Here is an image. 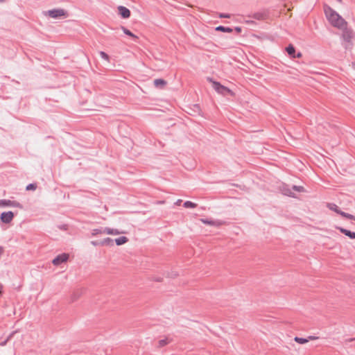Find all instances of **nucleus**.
<instances>
[{
    "instance_id": "11",
    "label": "nucleus",
    "mask_w": 355,
    "mask_h": 355,
    "mask_svg": "<svg viewBox=\"0 0 355 355\" xmlns=\"http://www.w3.org/2000/svg\"><path fill=\"white\" fill-rule=\"evenodd\" d=\"M167 84V82L162 78H157L154 80V85L157 87L162 89L164 88Z\"/></svg>"
},
{
    "instance_id": "10",
    "label": "nucleus",
    "mask_w": 355,
    "mask_h": 355,
    "mask_svg": "<svg viewBox=\"0 0 355 355\" xmlns=\"http://www.w3.org/2000/svg\"><path fill=\"white\" fill-rule=\"evenodd\" d=\"M336 228L337 230H338L341 233H343L345 236L350 238L351 239H355V232H352L350 230H348L347 229H345L341 227H338V226H336Z\"/></svg>"
},
{
    "instance_id": "35",
    "label": "nucleus",
    "mask_w": 355,
    "mask_h": 355,
    "mask_svg": "<svg viewBox=\"0 0 355 355\" xmlns=\"http://www.w3.org/2000/svg\"><path fill=\"white\" fill-rule=\"evenodd\" d=\"M194 108H195V111H198L200 112V106L197 104L194 105Z\"/></svg>"
},
{
    "instance_id": "4",
    "label": "nucleus",
    "mask_w": 355,
    "mask_h": 355,
    "mask_svg": "<svg viewBox=\"0 0 355 355\" xmlns=\"http://www.w3.org/2000/svg\"><path fill=\"white\" fill-rule=\"evenodd\" d=\"M343 29V34L342 37L343 40L347 43H350L352 41V39L354 37V32L352 29L348 28L346 26L342 28Z\"/></svg>"
},
{
    "instance_id": "36",
    "label": "nucleus",
    "mask_w": 355,
    "mask_h": 355,
    "mask_svg": "<svg viewBox=\"0 0 355 355\" xmlns=\"http://www.w3.org/2000/svg\"><path fill=\"white\" fill-rule=\"evenodd\" d=\"M302 57V53L300 52L297 53V54L295 53V58H301Z\"/></svg>"
},
{
    "instance_id": "6",
    "label": "nucleus",
    "mask_w": 355,
    "mask_h": 355,
    "mask_svg": "<svg viewBox=\"0 0 355 355\" xmlns=\"http://www.w3.org/2000/svg\"><path fill=\"white\" fill-rule=\"evenodd\" d=\"M69 259V254L67 253H62L55 257L52 263L54 266H59L61 263L66 262Z\"/></svg>"
},
{
    "instance_id": "32",
    "label": "nucleus",
    "mask_w": 355,
    "mask_h": 355,
    "mask_svg": "<svg viewBox=\"0 0 355 355\" xmlns=\"http://www.w3.org/2000/svg\"><path fill=\"white\" fill-rule=\"evenodd\" d=\"M219 17L220 18H230V14L221 13V14H220Z\"/></svg>"
},
{
    "instance_id": "12",
    "label": "nucleus",
    "mask_w": 355,
    "mask_h": 355,
    "mask_svg": "<svg viewBox=\"0 0 355 355\" xmlns=\"http://www.w3.org/2000/svg\"><path fill=\"white\" fill-rule=\"evenodd\" d=\"M101 246H113L114 245V240L110 237H107L102 241H101Z\"/></svg>"
},
{
    "instance_id": "21",
    "label": "nucleus",
    "mask_w": 355,
    "mask_h": 355,
    "mask_svg": "<svg viewBox=\"0 0 355 355\" xmlns=\"http://www.w3.org/2000/svg\"><path fill=\"white\" fill-rule=\"evenodd\" d=\"M15 333H16V331H12V333H10L6 340L0 342V345L5 346L7 344V343L11 339V338L14 336V334Z\"/></svg>"
},
{
    "instance_id": "9",
    "label": "nucleus",
    "mask_w": 355,
    "mask_h": 355,
    "mask_svg": "<svg viewBox=\"0 0 355 355\" xmlns=\"http://www.w3.org/2000/svg\"><path fill=\"white\" fill-rule=\"evenodd\" d=\"M268 13L266 11H260L253 13L252 17L257 20H264L268 17Z\"/></svg>"
},
{
    "instance_id": "24",
    "label": "nucleus",
    "mask_w": 355,
    "mask_h": 355,
    "mask_svg": "<svg viewBox=\"0 0 355 355\" xmlns=\"http://www.w3.org/2000/svg\"><path fill=\"white\" fill-rule=\"evenodd\" d=\"M168 343L167 338L159 340L158 342V347H163Z\"/></svg>"
},
{
    "instance_id": "13",
    "label": "nucleus",
    "mask_w": 355,
    "mask_h": 355,
    "mask_svg": "<svg viewBox=\"0 0 355 355\" xmlns=\"http://www.w3.org/2000/svg\"><path fill=\"white\" fill-rule=\"evenodd\" d=\"M104 232L105 234L111 235H119L121 233L117 229H113L110 227H105Z\"/></svg>"
},
{
    "instance_id": "38",
    "label": "nucleus",
    "mask_w": 355,
    "mask_h": 355,
    "mask_svg": "<svg viewBox=\"0 0 355 355\" xmlns=\"http://www.w3.org/2000/svg\"><path fill=\"white\" fill-rule=\"evenodd\" d=\"M182 202V200H178L177 202H176V204L177 205H180Z\"/></svg>"
},
{
    "instance_id": "30",
    "label": "nucleus",
    "mask_w": 355,
    "mask_h": 355,
    "mask_svg": "<svg viewBox=\"0 0 355 355\" xmlns=\"http://www.w3.org/2000/svg\"><path fill=\"white\" fill-rule=\"evenodd\" d=\"M58 227L60 230H64V231H66V230H68V225L67 224H63V225H58Z\"/></svg>"
},
{
    "instance_id": "31",
    "label": "nucleus",
    "mask_w": 355,
    "mask_h": 355,
    "mask_svg": "<svg viewBox=\"0 0 355 355\" xmlns=\"http://www.w3.org/2000/svg\"><path fill=\"white\" fill-rule=\"evenodd\" d=\"M100 243H101V241H91V244L94 246L101 245V244Z\"/></svg>"
},
{
    "instance_id": "17",
    "label": "nucleus",
    "mask_w": 355,
    "mask_h": 355,
    "mask_svg": "<svg viewBox=\"0 0 355 355\" xmlns=\"http://www.w3.org/2000/svg\"><path fill=\"white\" fill-rule=\"evenodd\" d=\"M215 30L216 31H221L223 33H232L233 31V29L230 27H225L223 26H217Z\"/></svg>"
},
{
    "instance_id": "22",
    "label": "nucleus",
    "mask_w": 355,
    "mask_h": 355,
    "mask_svg": "<svg viewBox=\"0 0 355 355\" xmlns=\"http://www.w3.org/2000/svg\"><path fill=\"white\" fill-rule=\"evenodd\" d=\"M340 215H341L342 216L347 218L348 219L355 220V216L352 214H348V213H346V212L342 211L340 212Z\"/></svg>"
},
{
    "instance_id": "2",
    "label": "nucleus",
    "mask_w": 355,
    "mask_h": 355,
    "mask_svg": "<svg viewBox=\"0 0 355 355\" xmlns=\"http://www.w3.org/2000/svg\"><path fill=\"white\" fill-rule=\"evenodd\" d=\"M214 89L219 94L226 96L230 94L231 96L234 95V92L229 89L228 87L222 85L219 82L214 81L213 82Z\"/></svg>"
},
{
    "instance_id": "25",
    "label": "nucleus",
    "mask_w": 355,
    "mask_h": 355,
    "mask_svg": "<svg viewBox=\"0 0 355 355\" xmlns=\"http://www.w3.org/2000/svg\"><path fill=\"white\" fill-rule=\"evenodd\" d=\"M37 189V184L35 183H31L28 184L26 187V191H31V190H35Z\"/></svg>"
},
{
    "instance_id": "26",
    "label": "nucleus",
    "mask_w": 355,
    "mask_h": 355,
    "mask_svg": "<svg viewBox=\"0 0 355 355\" xmlns=\"http://www.w3.org/2000/svg\"><path fill=\"white\" fill-rule=\"evenodd\" d=\"M283 193L286 196L294 197V193L292 192V191L290 189H284L283 190Z\"/></svg>"
},
{
    "instance_id": "16",
    "label": "nucleus",
    "mask_w": 355,
    "mask_h": 355,
    "mask_svg": "<svg viewBox=\"0 0 355 355\" xmlns=\"http://www.w3.org/2000/svg\"><path fill=\"white\" fill-rule=\"evenodd\" d=\"M121 29H122L123 32L124 33V34H125L126 35L131 37L135 40H137L138 39V37L136 35L132 33L130 30H128L125 27L121 26Z\"/></svg>"
},
{
    "instance_id": "15",
    "label": "nucleus",
    "mask_w": 355,
    "mask_h": 355,
    "mask_svg": "<svg viewBox=\"0 0 355 355\" xmlns=\"http://www.w3.org/2000/svg\"><path fill=\"white\" fill-rule=\"evenodd\" d=\"M286 50L291 58H295V49L293 44H289Z\"/></svg>"
},
{
    "instance_id": "20",
    "label": "nucleus",
    "mask_w": 355,
    "mask_h": 355,
    "mask_svg": "<svg viewBox=\"0 0 355 355\" xmlns=\"http://www.w3.org/2000/svg\"><path fill=\"white\" fill-rule=\"evenodd\" d=\"M184 207L185 208H196L197 207V204L191 202V201H186L184 203Z\"/></svg>"
},
{
    "instance_id": "33",
    "label": "nucleus",
    "mask_w": 355,
    "mask_h": 355,
    "mask_svg": "<svg viewBox=\"0 0 355 355\" xmlns=\"http://www.w3.org/2000/svg\"><path fill=\"white\" fill-rule=\"evenodd\" d=\"M318 338V337H317V336H309L307 339H309V340H316Z\"/></svg>"
},
{
    "instance_id": "29",
    "label": "nucleus",
    "mask_w": 355,
    "mask_h": 355,
    "mask_svg": "<svg viewBox=\"0 0 355 355\" xmlns=\"http://www.w3.org/2000/svg\"><path fill=\"white\" fill-rule=\"evenodd\" d=\"M201 221L204 223V224H208V225H214L215 224V222L214 221H212V220H209L208 219H201Z\"/></svg>"
},
{
    "instance_id": "18",
    "label": "nucleus",
    "mask_w": 355,
    "mask_h": 355,
    "mask_svg": "<svg viewBox=\"0 0 355 355\" xmlns=\"http://www.w3.org/2000/svg\"><path fill=\"white\" fill-rule=\"evenodd\" d=\"M104 230H105V227L94 229V230H92L91 234L92 236H95L98 234H105Z\"/></svg>"
},
{
    "instance_id": "5",
    "label": "nucleus",
    "mask_w": 355,
    "mask_h": 355,
    "mask_svg": "<svg viewBox=\"0 0 355 355\" xmlns=\"http://www.w3.org/2000/svg\"><path fill=\"white\" fill-rule=\"evenodd\" d=\"M0 206L13 207H17V208H19L21 209L24 208L23 205L20 202H19L17 201H12L10 200H6V199L0 200Z\"/></svg>"
},
{
    "instance_id": "23",
    "label": "nucleus",
    "mask_w": 355,
    "mask_h": 355,
    "mask_svg": "<svg viewBox=\"0 0 355 355\" xmlns=\"http://www.w3.org/2000/svg\"><path fill=\"white\" fill-rule=\"evenodd\" d=\"M294 340L299 344H304L309 341V339L295 336Z\"/></svg>"
},
{
    "instance_id": "1",
    "label": "nucleus",
    "mask_w": 355,
    "mask_h": 355,
    "mask_svg": "<svg viewBox=\"0 0 355 355\" xmlns=\"http://www.w3.org/2000/svg\"><path fill=\"white\" fill-rule=\"evenodd\" d=\"M324 12L329 23L334 27L343 28L347 26V22L329 6L324 5Z\"/></svg>"
},
{
    "instance_id": "8",
    "label": "nucleus",
    "mask_w": 355,
    "mask_h": 355,
    "mask_svg": "<svg viewBox=\"0 0 355 355\" xmlns=\"http://www.w3.org/2000/svg\"><path fill=\"white\" fill-rule=\"evenodd\" d=\"M119 15L121 16V17L124 19H127L130 17V11L128 8H127L125 6H119L118 7Z\"/></svg>"
},
{
    "instance_id": "37",
    "label": "nucleus",
    "mask_w": 355,
    "mask_h": 355,
    "mask_svg": "<svg viewBox=\"0 0 355 355\" xmlns=\"http://www.w3.org/2000/svg\"><path fill=\"white\" fill-rule=\"evenodd\" d=\"M3 252V249L1 246H0V254H1Z\"/></svg>"
},
{
    "instance_id": "14",
    "label": "nucleus",
    "mask_w": 355,
    "mask_h": 355,
    "mask_svg": "<svg viewBox=\"0 0 355 355\" xmlns=\"http://www.w3.org/2000/svg\"><path fill=\"white\" fill-rule=\"evenodd\" d=\"M128 241V239L125 236H122L119 238H116L114 241V242H115L117 245H121L123 244H125Z\"/></svg>"
},
{
    "instance_id": "19",
    "label": "nucleus",
    "mask_w": 355,
    "mask_h": 355,
    "mask_svg": "<svg viewBox=\"0 0 355 355\" xmlns=\"http://www.w3.org/2000/svg\"><path fill=\"white\" fill-rule=\"evenodd\" d=\"M327 207L329 208V209L336 212L338 214H340V212L342 211L339 209V207L334 203H329Z\"/></svg>"
},
{
    "instance_id": "27",
    "label": "nucleus",
    "mask_w": 355,
    "mask_h": 355,
    "mask_svg": "<svg viewBox=\"0 0 355 355\" xmlns=\"http://www.w3.org/2000/svg\"><path fill=\"white\" fill-rule=\"evenodd\" d=\"M292 189L294 190V191H298V192H302L304 191V189L303 187L302 186H296V185H293V187H292Z\"/></svg>"
},
{
    "instance_id": "34",
    "label": "nucleus",
    "mask_w": 355,
    "mask_h": 355,
    "mask_svg": "<svg viewBox=\"0 0 355 355\" xmlns=\"http://www.w3.org/2000/svg\"><path fill=\"white\" fill-rule=\"evenodd\" d=\"M234 30L237 33H240L241 32V28L239 26H236Z\"/></svg>"
},
{
    "instance_id": "3",
    "label": "nucleus",
    "mask_w": 355,
    "mask_h": 355,
    "mask_svg": "<svg viewBox=\"0 0 355 355\" xmlns=\"http://www.w3.org/2000/svg\"><path fill=\"white\" fill-rule=\"evenodd\" d=\"M49 16L51 18L58 19L61 17H66L67 15V12L62 8L49 10L47 12Z\"/></svg>"
},
{
    "instance_id": "39",
    "label": "nucleus",
    "mask_w": 355,
    "mask_h": 355,
    "mask_svg": "<svg viewBox=\"0 0 355 355\" xmlns=\"http://www.w3.org/2000/svg\"><path fill=\"white\" fill-rule=\"evenodd\" d=\"M337 1H338L339 3H342L343 2V0H336Z\"/></svg>"
},
{
    "instance_id": "7",
    "label": "nucleus",
    "mask_w": 355,
    "mask_h": 355,
    "mask_svg": "<svg viewBox=\"0 0 355 355\" xmlns=\"http://www.w3.org/2000/svg\"><path fill=\"white\" fill-rule=\"evenodd\" d=\"M14 218V213L11 211L1 213L0 218L3 223H10Z\"/></svg>"
},
{
    "instance_id": "28",
    "label": "nucleus",
    "mask_w": 355,
    "mask_h": 355,
    "mask_svg": "<svg viewBox=\"0 0 355 355\" xmlns=\"http://www.w3.org/2000/svg\"><path fill=\"white\" fill-rule=\"evenodd\" d=\"M100 55H101V58H103L105 60H107V61L109 60V58H110L109 55L104 51H100Z\"/></svg>"
},
{
    "instance_id": "40",
    "label": "nucleus",
    "mask_w": 355,
    "mask_h": 355,
    "mask_svg": "<svg viewBox=\"0 0 355 355\" xmlns=\"http://www.w3.org/2000/svg\"><path fill=\"white\" fill-rule=\"evenodd\" d=\"M5 0H0V2H3Z\"/></svg>"
}]
</instances>
